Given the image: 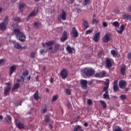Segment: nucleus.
Segmentation results:
<instances>
[{"instance_id":"nucleus-45","label":"nucleus","mask_w":131,"mask_h":131,"mask_svg":"<svg viewBox=\"0 0 131 131\" xmlns=\"http://www.w3.org/2000/svg\"><path fill=\"white\" fill-rule=\"evenodd\" d=\"M57 99H58V95H55L53 97L52 101V102H55V101H57Z\"/></svg>"},{"instance_id":"nucleus-27","label":"nucleus","mask_w":131,"mask_h":131,"mask_svg":"<svg viewBox=\"0 0 131 131\" xmlns=\"http://www.w3.org/2000/svg\"><path fill=\"white\" fill-rule=\"evenodd\" d=\"M33 97H34V100H35V101H37V100H38V99H39V96H38V90L36 91L35 92V93L34 94Z\"/></svg>"},{"instance_id":"nucleus-9","label":"nucleus","mask_w":131,"mask_h":131,"mask_svg":"<svg viewBox=\"0 0 131 131\" xmlns=\"http://www.w3.org/2000/svg\"><path fill=\"white\" fill-rule=\"evenodd\" d=\"M15 124L16 126L19 128V129H22L24 128V124L23 123L20 122V121L17 119H15Z\"/></svg>"},{"instance_id":"nucleus-20","label":"nucleus","mask_w":131,"mask_h":131,"mask_svg":"<svg viewBox=\"0 0 131 131\" xmlns=\"http://www.w3.org/2000/svg\"><path fill=\"white\" fill-rule=\"evenodd\" d=\"M26 39V36L24 35L23 33L19 36V40H20V41L23 42V41H25Z\"/></svg>"},{"instance_id":"nucleus-38","label":"nucleus","mask_w":131,"mask_h":131,"mask_svg":"<svg viewBox=\"0 0 131 131\" xmlns=\"http://www.w3.org/2000/svg\"><path fill=\"white\" fill-rule=\"evenodd\" d=\"M113 131H123V130L121 129V127H119V126H117L113 129Z\"/></svg>"},{"instance_id":"nucleus-52","label":"nucleus","mask_w":131,"mask_h":131,"mask_svg":"<svg viewBox=\"0 0 131 131\" xmlns=\"http://www.w3.org/2000/svg\"><path fill=\"white\" fill-rule=\"evenodd\" d=\"M102 25H103V27H107L108 26V24H107V23H106V22H103L102 23Z\"/></svg>"},{"instance_id":"nucleus-49","label":"nucleus","mask_w":131,"mask_h":131,"mask_svg":"<svg viewBox=\"0 0 131 131\" xmlns=\"http://www.w3.org/2000/svg\"><path fill=\"white\" fill-rule=\"evenodd\" d=\"M95 77H99L100 78H101V73H96L94 75Z\"/></svg>"},{"instance_id":"nucleus-64","label":"nucleus","mask_w":131,"mask_h":131,"mask_svg":"<svg viewBox=\"0 0 131 131\" xmlns=\"http://www.w3.org/2000/svg\"><path fill=\"white\" fill-rule=\"evenodd\" d=\"M74 2V0H70V4H73Z\"/></svg>"},{"instance_id":"nucleus-13","label":"nucleus","mask_w":131,"mask_h":131,"mask_svg":"<svg viewBox=\"0 0 131 131\" xmlns=\"http://www.w3.org/2000/svg\"><path fill=\"white\" fill-rule=\"evenodd\" d=\"M110 40V34L108 33L106 34L102 38V41L103 42H108Z\"/></svg>"},{"instance_id":"nucleus-21","label":"nucleus","mask_w":131,"mask_h":131,"mask_svg":"<svg viewBox=\"0 0 131 131\" xmlns=\"http://www.w3.org/2000/svg\"><path fill=\"white\" fill-rule=\"evenodd\" d=\"M126 69V66L125 65L123 64L121 67V74L122 75H125V69Z\"/></svg>"},{"instance_id":"nucleus-14","label":"nucleus","mask_w":131,"mask_h":131,"mask_svg":"<svg viewBox=\"0 0 131 131\" xmlns=\"http://www.w3.org/2000/svg\"><path fill=\"white\" fill-rule=\"evenodd\" d=\"M113 90L114 92H118L119 91V88H118V81L117 80H115L114 82Z\"/></svg>"},{"instance_id":"nucleus-5","label":"nucleus","mask_w":131,"mask_h":131,"mask_svg":"<svg viewBox=\"0 0 131 131\" xmlns=\"http://www.w3.org/2000/svg\"><path fill=\"white\" fill-rule=\"evenodd\" d=\"M67 17V13L64 11V10H61V13L59 15V17H58V20H60V18L61 19V20H63V21H65L66 20V17Z\"/></svg>"},{"instance_id":"nucleus-48","label":"nucleus","mask_w":131,"mask_h":131,"mask_svg":"<svg viewBox=\"0 0 131 131\" xmlns=\"http://www.w3.org/2000/svg\"><path fill=\"white\" fill-rule=\"evenodd\" d=\"M92 24H98V20L95 18L92 19Z\"/></svg>"},{"instance_id":"nucleus-61","label":"nucleus","mask_w":131,"mask_h":131,"mask_svg":"<svg viewBox=\"0 0 131 131\" xmlns=\"http://www.w3.org/2000/svg\"><path fill=\"white\" fill-rule=\"evenodd\" d=\"M128 59H131V53H128Z\"/></svg>"},{"instance_id":"nucleus-31","label":"nucleus","mask_w":131,"mask_h":131,"mask_svg":"<svg viewBox=\"0 0 131 131\" xmlns=\"http://www.w3.org/2000/svg\"><path fill=\"white\" fill-rule=\"evenodd\" d=\"M34 26L35 28H39L40 26H41V23L38 22V21H36L34 23Z\"/></svg>"},{"instance_id":"nucleus-35","label":"nucleus","mask_w":131,"mask_h":131,"mask_svg":"<svg viewBox=\"0 0 131 131\" xmlns=\"http://www.w3.org/2000/svg\"><path fill=\"white\" fill-rule=\"evenodd\" d=\"M111 54L113 56V57H116V56L118 55L117 51H115V50H111Z\"/></svg>"},{"instance_id":"nucleus-56","label":"nucleus","mask_w":131,"mask_h":131,"mask_svg":"<svg viewBox=\"0 0 131 131\" xmlns=\"http://www.w3.org/2000/svg\"><path fill=\"white\" fill-rule=\"evenodd\" d=\"M127 11L128 12H131V6H129L128 8H127Z\"/></svg>"},{"instance_id":"nucleus-11","label":"nucleus","mask_w":131,"mask_h":131,"mask_svg":"<svg viewBox=\"0 0 131 131\" xmlns=\"http://www.w3.org/2000/svg\"><path fill=\"white\" fill-rule=\"evenodd\" d=\"M68 38V34L67 32L64 31L62 33V36L60 38L61 42H64Z\"/></svg>"},{"instance_id":"nucleus-50","label":"nucleus","mask_w":131,"mask_h":131,"mask_svg":"<svg viewBox=\"0 0 131 131\" xmlns=\"http://www.w3.org/2000/svg\"><path fill=\"white\" fill-rule=\"evenodd\" d=\"M48 51L45 50V49H41L39 51V52L40 53V54H42L43 53H47Z\"/></svg>"},{"instance_id":"nucleus-30","label":"nucleus","mask_w":131,"mask_h":131,"mask_svg":"<svg viewBox=\"0 0 131 131\" xmlns=\"http://www.w3.org/2000/svg\"><path fill=\"white\" fill-rule=\"evenodd\" d=\"M122 17L124 19H128L129 21H131V15L129 14H124L122 15Z\"/></svg>"},{"instance_id":"nucleus-29","label":"nucleus","mask_w":131,"mask_h":131,"mask_svg":"<svg viewBox=\"0 0 131 131\" xmlns=\"http://www.w3.org/2000/svg\"><path fill=\"white\" fill-rule=\"evenodd\" d=\"M35 15H36V13L35 12V11H33L28 16V18L27 19V21H28L29 20V18H30V17H34V16H35Z\"/></svg>"},{"instance_id":"nucleus-12","label":"nucleus","mask_w":131,"mask_h":131,"mask_svg":"<svg viewBox=\"0 0 131 131\" xmlns=\"http://www.w3.org/2000/svg\"><path fill=\"white\" fill-rule=\"evenodd\" d=\"M105 66L107 68H111L113 66L112 61L110 58H106L105 60Z\"/></svg>"},{"instance_id":"nucleus-7","label":"nucleus","mask_w":131,"mask_h":131,"mask_svg":"<svg viewBox=\"0 0 131 131\" xmlns=\"http://www.w3.org/2000/svg\"><path fill=\"white\" fill-rule=\"evenodd\" d=\"M80 84L83 90H86V88H88V81L86 80L82 79L80 81Z\"/></svg>"},{"instance_id":"nucleus-46","label":"nucleus","mask_w":131,"mask_h":131,"mask_svg":"<svg viewBox=\"0 0 131 131\" xmlns=\"http://www.w3.org/2000/svg\"><path fill=\"white\" fill-rule=\"evenodd\" d=\"M120 98L122 100H125L126 99V95H121Z\"/></svg>"},{"instance_id":"nucleus-24","label":"nucleus","mask_w":131,"mask_h":131,"mask_svg":"<svg viewBox=\"0 0 131 131\" xmlns=\"http://www.w3.org/2000/svg\"><path fill=\"white\" fill-rule=\"evenodd\" d=\"M67 51L68 52L69 54H72V53H73L72 51L75 52V50L71 48L69 45L67 47Z\"/></svg>"},{"instance_id":"nucleus-41","label":"nucleus","mask_w":131,"mask_h":131,"mask_svg":"<svg viewBox=\"0 0 131 131\" xmlns=\"http://www.w3.org/2000/svg\"><path fill=\"white\" fill-rule=\"evenodd\" d=\"M94 31L93 29L88 30L86 31L85 34V35H88V34H91Z\"/></svg>"},{"instance_id":"nucleus-6","label":"nucleus","mask_w":131,"mask_h":131,"mask_svg":"<svg viewBox=\"0 0 131 131\" xmlns=\"http://www.w3.org/2000/svg\"><path fill=\"white\" fill-rule=\"evenodd\" d=\"M13 42L14 48H15V49H17V50H21V49H26V47H23L21 44L18 42L13 41Z\"/></svg>"},{"instance_id":"nucleus-34","label":"nucleus","mask_w":131,"mask_h":131,"mask_svg":"<svg viewBox=\"0 0 131 131\" xmlns=\"http://www.w3.org/2000/svg\"><path fill=\"white\" fill-rule=\"evenodd\" d=\"M18 7L19 8L20 12H23V9L25 7V4L24 3L19 4Z\"/></svg>"},{"instance_id":"nucleus-57","label":"nucleus","mask_w":131,"mask_h":131,"mask_svg":"<svg viewBox=\"0 0 131 131\" xmlns=\"http://www.w3.org/2000/svg\"><path fill=\"white\" fill-rule=\"evenodd\" d=\"M21 105H22V103H21V102H20V103H19L18 104V103H16V104H15V106L16 107H18V106H21Z\"/></svg>"},{"instance_id":"nucleus-44","label":"nucleus","mask_w":131,"mask_h":131,"mask_svg":"<svg viewBox=\"0 0 131 131\" xmlns=\"http://www.w3.org/2000/svg\"><path fill=\"white\" fill-rule=\"evenodd\" d=\"M30 57L32 59H34L35 58V52H32L30 54Z\"/></svg>"},{"instance_id":"nucleus-54","label":"nucleus","mask_w":131,"mask_h":131,"mask_svg":"<svg viewBox=\"0 0 131 131\" xmlns=\"http://www.w3.org/2000/svg\"><path fill=\"white\" fill-rule=\"evenodd\" d=\"M6 84L8 85V87H5V88H9L10 89H11V84L9 82L6 83Z\"/></svg>"},{"instance_id":"nucleus-60","label":"nucleus","mask_w":131,"mask_h":131,"mask_svg":"<svg viewBox=\"0 0 131 131\" xmlns=\"http://www.w3.org/2000/svg\"><path fill=\"white\" fill-rule=\"evenodd\" d=\"M50 82H51V83H53V82H54V78H51L50 79Z\"/></svg>"},{"instance_id":"nucleus-4","label":"nucleus","mask_w":131,"mask_h":131,"mask_svg":"<svg viewBox=\"0 0 131 131\" xmlns=\"http://www.w3.org/2000/svg\"><path fill=\"white\" fill-rule=\"evenodd\" d=\"M60 76L62 79L67 78V76H68V70L66 69H62V70L60 72Z\"/></svg>"},{"instance_id":"nucleus-1","label":"nucleus","mask_w":131,"mask_h":131,"mask_svg":"<svg viewBox=\"0 0 131 131\" xmlns=\"http://www.w3.org/2000/svg\"><path fill=\"white\" fill-rule=\"evenodd\" d=\"M82 72L86 77H92L95 75V71L92 68H85L82 70Z\"/></svg>"},{"instance_id":"nucleus-53","label":"nucleus","mask_w":131,"mask_h":131,"mask_svg":"<svg viewBox=\"0 0 131 131\" xmlns=\"http://www.w3.org/2000/svg\"><path fill=\"white\" fill-rule=\"evenodd\" d=\"M87 103H88V105H92V100L89 99L87 101Z\"/></svg>"},{"instance_id":"nucleus-25","label":"nucleus","mask_w":131,"mask_h":131,"mask_svg":"<svg viewBox=\"0 0 131 131\" xmlns=\"http://www.w3.org/2000/svg\"><path fill=\"white\" fill-rule=\"evenodd\" d=\"M45 45L47 47H51V46H53V45H55V41L54 40H51V41L46 42L45 43Z\"/></svg>"},{"instance_id":"nucleus-58","label":"nucleus","mask_w":131,"mask_h":131,"mask_svg":"<svg viewBox=\"0 0 131 131\" xmlns=\"http://www.w3.org/2000/svg\"><path fill=\"white\" fill-rule=\"evenodd\" d=\"M42 112L43 113H47V108H43L42 110Z\"/></svg>"},{"instance_id":"nucleus-15","label":"nucleus","mask_w":131,"mask_h":131,"mask_svg":"<svg viewBox=\"0 0 131 131\" xmlns=\"http://www.w3.org/2000/svg\"><path fill=\"white\" fill-rule=\"evenodd\" d=\"M4 119L7 124L12 123V117H11V116L7 115V118H4Z\"/></svg>"},{"instance_id":"nucleus-59","label":"nucleus","mask_w":131,"mask_h":131,"mask_svg":"<svg viewBox=\"0 0 131 131\" xmlns=\"http://www.w3.org/2000/svg\"><path fill=\"white\" fill-rule=\"evenodd\" d=\"M49 127L50 129H52L53 128V125H52V124H50L49 125Z\"/></svg>"},{"instance_id":"nucleus-32","label":"nucleus","mask_w":131,"mask_h":131,"mask_svg":"<svg viewBox=\"0 0 131 131\" xmlns=\"http://www.w3.org/2000/svg\"><path fill=\"white\" fill-rule=\"evenodd\" d=\"M81 128H82L81 126L78 125L74 127L73 131L81 130Z\"/></svg>"},{"instance_id":"nucleus-63","label":"nucleus","mask_w":131,"mask_h":131,"mask_svg":"<svg viewBox=\"0 0 131 131\" xmlns=\"http://www.w3.org/2000/svg\"><path fill=\"white\" fill-rule=\"evenodd\" d=\"M77 11L78 13H80V12H81V10L80 9H77Z\"/></svg>"},{"instance_id":"nucleus-47","label":"nucleus","mask_w":131,"mask_h":131,"mask_svg":"<svg viewBox=\"0 0 131 131\" xmlns=\"http://www.w3.org/2000/svg\"><path fill=\"white\" fill-rule=\"evenodd\" d=\"M66 94H67L68 96H70L71 95V92H70V90L69 89H67L66 90Z\"/></svg>"},{"instance_id":"nucleus-22","label":"nucleus","mask_w":131,"mask_h":131,"mask_svg":"<svg viewBox=\"0 0 131 131\" xmlns=\"http://www.w3.org/2000/svg\"><path fill=\"white\" fill-rule=\"evenodd\" d=\"M117 32L119 33V34H122V32L124 31V25H121L120 26V30H116Z\"/></svg>"},{"instance_id":"nucleus-55","label":"nucleus","mask_w":131,"mask_h":131,"mask_svg":"<svg viewBox=\"0 0 131 131\" xmlns=\"http://www.w3.org/2000/svg\"><path fill=\"white\" fill-rule=\"evenodd\" d=\"M4 62H5V59H0V65L1 64H4Z\"/></svg>"},{"instance_id":"nucleus-28","label":"nucleus","mask_w":131,"mask_h":131,"mask_svg":"<svg viewBox=\"0 0 131 131\" xmlns=\"http://www.w3.org/2000/svg\"><path fill=\"white\" fill-rule=\"evenodd\" d=\"M10 88H6L5 87L4 89V96L6 97V96H8V94H9L10 92Z\"/></svg>"},{"instance_id":"nucleus-10","label":"nucleus","mask_w":131,"mask_h":131,"mask_svg":"<svg viewBox=\"0 0 131 131\" xmlns=\"http://www.w3.org/2000/svg\"><path fill=\"white\" fill-rule=\"evenodd\" d=\"M29 73V72H28V70H26L24 72H23V75L22 76H20V77L22 80V84H24V80H25V77H26L27 75H28Z\"/></svg>"},{"instance_id":"nucleus-18","label":"nucleus","mask_w":131,"mask_h":131,"mask_svg":"<svg viewBox=\"0 0 131 131\" xmlns=\"http://www.w3.org/2000/svg\"><path fill=\"white\" fill-rule=\"evenodd\" d=\"M72 33L74 38H76V37H78V32L76 31L75 27H73Z\"/></svg>"},{"instance_id":"nucleus-23","label":"nucleus","mask_w":131,"mask_h":131,"mask_svg":"<svg viewBox=\"0 0 131 131\" xmlns=\"http://www.w3.org/2000/svg\"><path fill=\"white\" fill-rule=\"evenodd\" d=\"M83 25L84 26V29H88L89 27H90V25H89V22H88V20H85L84 19H83Z\"/></svg>"},{"instance_id":"nucleus-43","label":"nucleus","mask_w":131,"mask_h":131,"mask_svg":"<svg viewBox=\"0 0 131 131\" xmlns=\"http://www.w3.org/2000/svg\"><path fill=\"white\" fill-rule=\"evenodd\" d=\"M13 20L16 22H20L21 21V19H20V17H15L13 18Z\"/></svg>"},{"instance_id":"nucleus-33","label":"nucleus","mask_w":131,"mask_h":131,"mask_svg":"<svg viewBox=\"0 0 131 131\" xmlns=\"http://www.w3.org/2000/svg\"><path fill=\"white\" fill-rule=\"evenodd\" d=\"M19 86H20V84H19V83H16L14 85L13 89H12V91L14 92L15 90H17V89H19Z\"/></svg>"},{"instance_id":"nucleus-39","label":"nucleus","mask_w":131,"mask_h":131,"mask_svg":"<svg viewBox=\"0 0 131 131\" xmlns=\"http://www.w3.org/2000/svg\"><path fill=\"white\" fill-rule=\"evenodd\" d=\"M50 115H47L45 117V121L46 122H50Z\"/></svg>"},{"instance_id":"nucleus-51","label":"nucleus","mask_w":131,"mask_h":131,"mask_svg":"<svg viewBox=\"0 0 131 131\" xmlns=\"http://www.w3.org/2000/svg\"><path fill=\"white\" fill-rule=\"evenodd\" d=\"M115 13H116V14H118L119 13V12H120V10H119V8H116L115 9V11H114Z\"/></svg>"},{"instance_id":"nucleus-62","label":"nucleus","mask_w":131,"mask_h":131,"mask_svg":"<svg viewBox=\"0 0 131 131\" xmlns=\"http://www.w3.org/2000/svg\"><path fill=\"white\" fill-rule=\"evenodd\" d=\"M84 126H86V127H88V126H89V124H88V123L85 122L84 123Z\"/></svg>"},{"instance_id":"nucleus-26","label":"nucleus","mask_w":131,"mask_h":131,"mask_svg":"<svg viewBox=\"0 0 131 131\" xmlns=\"http://www.w3.org/2000/svg\"><path fill=\"white\" fill-rule=\"evenodd\" d=\"M14 32L15 35H16V36H19L20 35H21L23 33V32H21L20 31V30H19L18 29H14Z\"/></svg>"},{"instance_id":"nucleus-2","label":"nucleus","mask_w":131,"mask_h":131,"mask_svg":"<svg viewBox=\"0 0 131 131\" xmlns=\"http://www.w3.org/2000/svg\"><path fill=\"white\" fill-rule=\"evenodd\" d=\"M105 86L103 87V92H105V93L103 95V99H107L110 100V97L109 96V93L108 92V89H109V82L105 83Z\"/></svg>"},{"instance_id":"nucleus-8","label":"nucleus","mask_w":131,"mask_h":131,"mask_svg":"<svg viewBox=\"0 0 131 131\" xmlns=\"http://www.w3.org/2000/svg\"><path fill=\"white\" fill-rule=\"evenodd\" d=\"M100 35H101V33L100 32H98L94 34L93 39L94 41H95V42H98V41L100 40Z\"/></svg>"},{"instance_id":"nucleus-16","label":"nucleus","mask_w":131,"mask_h":131,"mask_svg":"<svg viewBox=\"0 0 131 131\" xmlns=\"http://www.w3.org/2000/svg\"><path fill=\"white\" fill-rule=\"evenodd\" d=\"M127 83H126V81L124 80H121L119 82V86L120 88V89H123L125 85H126Z\"/></svg>"},{"instance_id":"nucleus-17","label":"nucleus","mask_w":131,"mask_h":131,"mask_svg":"<svg viewBox=\"0 0 131 131\" xmlns=\"http://www.w3.org/2000/svg\"><path fill=\"white\" fill-rule=\"evenodd\" d=\"M61 47V45L59 43H56L54 46V49L53 51V53L56 54L59 50H60V48Z\"/></svg>"},{"instance_id":"nucleus-37","label":"nucleus","mask_w":131,"mask_h":131,"mask_svg":"<svg viewBox=\"0 0 131 131\" xmlns=\"http://www.w3.org/2000/svg\"><path fill=\"white\" fill-rule=\"evenodd\" d=\"M91 0H84L82 3L83 6H85L90 4Z\"/></svg>"},{"instance_id":"nucleus-3","label":"nucleus","mask_w":131,"mask_h":131,"mask_svg":"<svg viewBox=\"0 0 131 131\" xmlns=\"http://www.w3.org/2000/svg\"><path fill=\"white\" fill-rule=\"evenodd\" d=\"M8 21L9 16H6L4 19V21L0 24V30L4 31L7 29V25H8Z\"/></svg>"},{"instance_id":"nucleus-19","label":"nucleus","mask_w":131,"mask_h":131,"mask_svg":"<svg viewBox=\"0 0 131 131\" xmlns=\"http://www.w3.org/2000/svg\"><path fill=\"white\" fill-rule=\"evenodd\" d=\"M16 66L15 65H13L10 67V73H9V75L10 76L13 74V73H14V72H15V71H16Z\"/></svg>"},{"instance_id":"nucleus-42","label":"nucleus","mask_w":131,"mask_h":131,"mask_svg":"<svg viewBox=\"0 0 131 131\" xmlns=\"http://www.w3.org/2000/svg\"><path fill=\"white\" fill-rule=\"evenodd\" d=\"M113 25L115 26V27H119V23L118 21H114L113 24Z\"/></svg>"},{"instance_id":"nucleus-36","label":"nucleus","mask_w":131,"mask_h":131,"mask_svg":"<svg viewBox=\"0 0 131 131\" xmlns=\"http://www.w3.org/2000/svg\"><path fill=\"white\" fill-rule=\"evenodd\" d=\"M100 102L101 105H102L103 108H104V109H106V108H107V103L103 100H100Z\"/></svg>"},{"instance_id":"nucleus-40","label":"nucleus","mask_w":131,"mask_h":131,"mask_svg":"<svg viewBox=\"0 0 131 131\" xmlns=\"http://www.w3.org/2000/svg\"><path fill=\"white\" fill-rule=\"evenodd\" d=\"M106 74V72L102 71V72L100 73L101 78H103V77H104Z\"/></svg>"}]
</instances>
